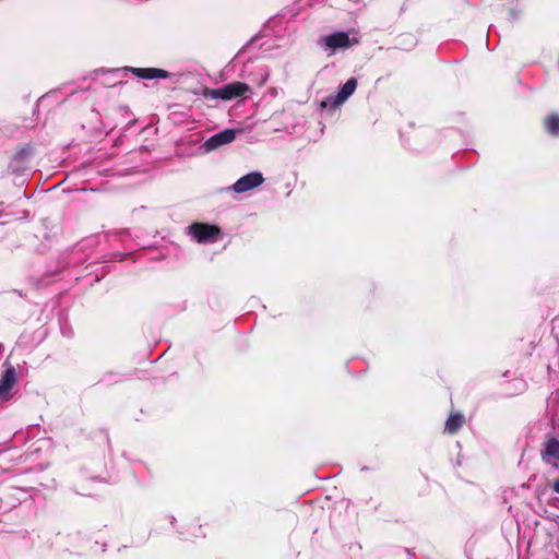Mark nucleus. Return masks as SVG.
<instances>
[{"instance_id": "f03ea898", "label": "nucleus", "mask_w": 559, "mask_h": 559, "mask_svg": "<svg viewBox=\"0 0 559 559\" xmlns=\"http://www.w3.org/2000/svg\"><path fill=\"white\" fill-rule=\"evenodd\" d=\"M189 229L198 242L214 241L221 234L219 227L206 223H193Z\"/></svg>"}, {"instance_id": "423d86ee", "label": "nucleus", "mask_w": 559, "mask_h": 559, "mask_svg": "<svg viewBox=\"0 0 559 559\" xmlns=\"http://www.w3.org/2000/svg\"><path fill=\"white\" fill-rule=\"evenodd\" d=\"M236 139V131L233 129H226L222 132L215 133L204 142L206 151H214L223 145L231 143Z\"/></svg>"}, {"instance_id": "0eeeda50", "label": "nucleus", "mask_w": 559, "mask_h": 559, "mask_svg": "<svg viewBox=\"0 0 559 559\" xmlns=\"http://www.w3.org/2000/svg\"><path fill=\"white\" fill-rule=\"evenodd\" d=\"M358 41L354 39V41L350 40L349 36L345 32H336L331 35H328L324 37V45L326 48H330L332 50H336L340 48H348L353 44H357Z\"/></svg>"}, {"instance_id": "9d476101", "label": "nucleus", "mask_w": 559, "mask_h": 559, "mask_svg": "<svg viewBox=\"0 0 559 559\" xmlns=\"http://www.w3.org/2000/svg\"><path fill=\"white\" fill-rule=\"evenodd\" d=\"M357 87V80L355 78L348 79L340 88L334 104L341 105L343 104L356 90Z\"/></svg>"}, {"instance_id": "39448f33", "label": "nucleus", "mask_w": 559, "mask_h": 559, "mask_svg": "<svg viewBox=\"0 0 559 559\" xmlns=\"http://www.w3.org/2000/svg\"><path fill=\"white\" fill-rule=\"evenodd\" d=\"M264 181V178L261 173H250L240 179H238L234 186L233 190L237 193H243L251 189H254L262 185Z\"/></svg>"}, {"instance_id": "f257e3e1", "label": "nucleus", "mask_w": 559, "mask_h": 559, "mask_svg": "<svg viewBox=\"0 0 559 559\" xmlns=\"http://www.w3.org/2000/svg\"><path fill=\"white\" fill-rule=\"evenodd\" d=\"M250 91L251 87L247 83L234 81L223 85L219 88H210L205 86L202 88L201 95L206 99L231 100L234 98L243 96Z\"/></svg>"}, {"instance_id": "6e6552de", "label": "nucleus", "mask_w": 559, "mask_h": 559, "mask_svg": "<svg viewBox=\"0 0 559 559\" xmlns=\"http://www.w3.org/2000/svg\"><path fill=\"white\" fill-rule=\"evenodd\" d=\"M131 71L138 78L144 80L167 79L170 75L166 70L158 68H132Z\"/></svg>"}, {"instance_id": "ddd939ff", "label": "nucleus", "mask_w": 559, "mask_h": 559, "mask_svg": "<svg viewBox=\"0 0 559 559\" xmlns=\"http://www.w3.org/2000/svg\"><path fill=\"white\" fill-rule=\"evenodd\" d=\"M552 490L559 493V478L554 481Z\"/></svg>"}, {"instance_id": "7ed1b4c3", "label": "nucleus", "mask_w": 559, "mask_h": 559, "mask_svg": "<svg viewBox=\"0 0 559 559\" xmlns=\"http://www.w3.org/2000/svg\"><path fill=\"white\" fill-rule=\"evenodd\" d=\"M540 457L544 463L558 467L559 440L554 436H547L542 444Z\"/></svg>"}, {"instance_id": "20e7f679", "label": "nucleus", "mask_w": 559, "mask_h": 559, "mask_svg": "<svg viewBox=\"0 0 559 559\" xmlns=\"http://www.w3.org/2000/svg\"><path fill=\"white\" fill-rule=\"evenodd\" d=\"M17 382L16 370L9 366L0 379V402H7L12 397L11 390Z\"/></svg>"}, {"instance_id": "1a4fd4ad", "label": "nucleus", "mask_w": 559, "mask_h": 559, "mask_svg": "<svg viewBox=\"0 0 559 559\" xmlns=\"http://www.w3.org/2000/svg\"><path fill=\"white\" fill-rule=\"evenodd\" d=\"M465 425V417L460 412H451L444 426V432L455 435Z\"/></svg>"}, {"instance_id": "9b49d317", "label": "nucleus", "mask_w": 559, "mask_h": 559, "mask_svg": "<svg viewBox=\"0 0 559 559\" xmlns=\"http://www.w3.org/2000/svg\"><path fill=\"white\" fill-rule=\"evenodd\" d=\"M545 131L552 135L558 136L559 135V112H552L545 117L543 121Z\"/></svg>"}, {"instance_id": "f8f14e48", "label": "nucleus", "mask_w": 559, "mask_h": 559, "mask_svg": "<svg viewBox=\"0 0 559 559\" xmlns=\"http://www.w3.org/2000/svg\"><path fill=\"white\" fill-rule=\"evenodd\" d=\"M93 440H98L104 445H107V447H109V444H110V439H109L108 432L105 430H98V431L94 432Z\"/></svg>"}]
</instances>
